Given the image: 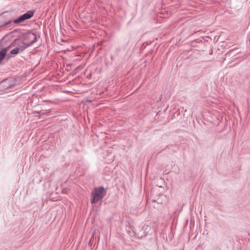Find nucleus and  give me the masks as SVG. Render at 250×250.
Masks as SVG:
<instances>
[{
    "label": "nucleus",
    "mask_w": 250,
    "mask_h": 250,
    "mask_svg": "<svg viewBox=\"0 0 250 250\" xmlns=\"http://www.w3.org/2000/svg\"><path fill=\"white\" fill-rule=\"evenodd\" d=\"M106 194V190L103 187L95 188L91 193V204H95L101 200Z\"/></svg>",
    "instance_id": "obj_1"
},
{
    "label": "nucleus",
    "mask_w": 250,
    "mask_h": 250,
    "mask_svg": "<svg viewBox=\"0 0 250 250\" xmlns=\"http://www.w3.org/2000/svg\"><path fill=\"white\" fill-rule=\"evenodd\" d=\"M21 40L23 42L29 43L30 46L37 41V36L35 34L30 31L23 33L21 36Z\"/></svg>",
    "instance_id": "obj_2"
},
{
    "label": "nucleus",
    "mask_w": 250,
    "mask_h": 250,
    "mask_svg": "<svg viewBox=\"0 0 250 250\" xmlns=\"http://www.w3.org/2000/svg\"><path fill=\"white\" fill-rule=\"evenodd\" d=\"M150 229V227L148 226H144L142 228H139V229L133 228L132 233L134 234V236L138 239H142L145 237L148 233L147 230Z\"/></svg>",
    "instance_id": "obj_3"
},
{
    "label": "nucleus",
    "mask_w": 250,
    "mask_h": 250,
    "mask_svg": "<svg viewBox=\"0 0 250 250\" xmlns=\"http://www.w3.org/2000/svg\"><path fill=\"white\" fill-rule=\"evenodd\" d=\"M15 83V80L11 78L6 79L0 83V90L2 91L6 90L14 86Z\"/></svg>",
    "instance_id": "obj_4"
},
{
    "label": "nucleus",
    "mask_w": 250,
    "mask_h": 250,
    "mask_svg": "<svg viewBox=\"0 0 250 250\" xmlns=\"http://www.w3.org/2000/svg\"><path fill=\"white\" fill-rule=\"evenodd\" d=\"M24 21L21 17V16H20L16 19L14 20L13 21H8L5 22L4 24L2 26H7L9 25L10 26L11 25H12L13 23L15 24H18L22 22H23Z\"/></svg>",
    "instance_id": "obj_5"
},
{
    "label": "nucleus",
    "mask_w": 250,
    "mask_h": 250,
    "mask_svg": "<svg viewBox=\"0 0 250 250\" xmlns=\"http://www.w3.org/2000/svg\"><path fill=\"white\" fill-rule=\"evenodd\" d=\"M30 46V44L26 43L23 42V41L22 40H21V42L18 44L17 47L19 48V50H20V52H21Z\"/></svg>",
    "instance_id": "obj_6"
},
{
    "label": "nucleus",
    "mask_w": 250,
    "mask_h": 250,
    "mask_svg": "<svg viewBox=\"0 0 250 250\" xmlns=\"http://www.w3.org/2000/svg\"><path fill=\"white\" fill-rule=\"evenodd\" d=\"M34 15V12L32 11H28L24 14L21 15L23 21L31 19Z\"/></svg>",
    "instance_id": "obj_7"
},
{
    "label": "nucleus",
    "mask_w": 250,
    "mask_h": 250,
    "mask_svg": "<svg viewBox=\"0 0 250 250\" xmlns=\"http://www.w3.org/2000/svg\"><path fill=\"white\" fill-rule=\"evenodd\" d=\"M7 49L6 48H3L0 51V62L5 57Z\"/></svg>",
    "instance_id": "obj_8"
},
{
    "label": "nucleus",
    "mask_w": 250,
    "mask_h": 250,
    "mask_svg": "<svg viewBox=\"0 0 250 250\" xmlns=\"http://www.w3.org/2000/svg\"><path fill=\"white\" fill-rule=\"evenodd\" d=\"M19 52H21L19 50V48H18L17 47H15V48H14L13 49H12L10 51V54H11L12 55H17Z\"/></svg>",
    "instance_id": "obj_9"
},
{
    "label": "nucleus",
    "mask_w": 250,
    "mask_h": 250,
    "mask_svg": "<svg viewBox=\"0 0 250 250\" xmlns=\"http://www.w3.org/2000/svg\"><path fill=\"white\" fill-rule=\"evenodd\" d=\"M133 228H134V227H131L130 226V229H131V230H127V233L131 236H134V234L132 233V229Z\"/></svg>",
    "instance_id": "obj_10"
},
{
    "label": "nucleus",
    "mask_w": 250,
    "mask_h": 250,
    "mask_svg": "<svg viewBox=\"0 0 250 250\" xmlns=\"http://www.w3.org/2000/svg\"><path fill=\"white\" fill-rule=\"evenodd\" d=\"M46 111H47V110H45V111H44V110H41V111H40L39 114H40V115H45V114H46Z\"/></svg>",
    "instance_id": "obj_11"
},
{
    "label": "nucleus",
    "mask_w": 250,
    "mask_h": 250,
    "mask_svg": "<svg viewBox=\"0 0 250 250\" xmlns=\"http://www.w3.org/2000/svg\"><path fill=\"white\" fill-rule=\"evenodd\" d=\"M34 114H39V113H40V111H34L33 112Z\"/></svg>",
    "instance_id": "obj_12"
}]
</instances>
